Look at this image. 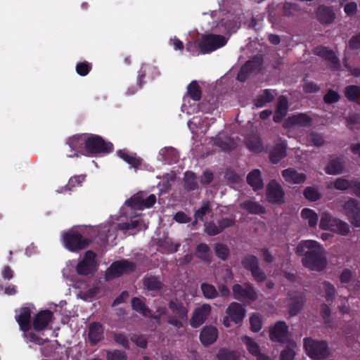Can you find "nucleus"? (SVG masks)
Returning <instances> with one entry per match:
<instances>
[{"label":"nucleus","mask_w":360,"mask_h":360,"mask_svg":"<svg viewBox=\"0 0 360 360\" xmlns=\"http://www.w3.org/2000/svg\"><path fill=\"white\" fill-rule=\"evenodd\" d=\"M196 255L201 259L208 260L210 259V248L207 245L202 243L196 248Z\"/></svg>","instance_id":"obj_45"},{"label":"nucleus","mask_w":360,"mask_h":360,"mask_svg":"<svg viewBox=\"0 0 360 360\" xmlns=\"http://www.w3.org/2000/svg\"><path fill=\"white\" fill-rule=\"evenodd\" d=\"M339 95L334 91H328L324 96V101L327 103H333L339 100Z\"/></svg>","instance_id":"obj_59"},{"label":"nucleus","mask_w":360,"mask_h":360,"mask_svg":"<svg viewBox=\"0 0 360 360\" xmlns=\"http://www.w3.org/2000/svg\"><path fill=\"white\" fill-rule=\"evenodd\" d=\"M343 170V165L340 160H332L328 165L326 172L328 174L335 175L340 174Z\"/></svg>","instance_id":"obj_36"},{"label":"nucleus","mask_w":360,"mask_h":360,"mask_svg":"<svg viewBox=\"0 0 360 360\" xmlns=\"http://www.w3.org/2000/svg\"><path fill=\"white\" fill-rule=\"evenodd\" d=\"M296 253L304 255L303 265L316 271L323 270L327 264L323 247L316 240H307L301 241L296 248Z\"/></svg>","instance_id":"obj_1"},{"label":"nucleus","mask_w":360,"mask_h":360,"mask_svg":"<svg viewBox=\"0 0 360 360\" xmlns=\"http://www.w3.org/2000/svg\"><path fill=\"white\" fill-rule=\"evenodd\" d=\"M322 290L325 292V297L327 300H333L335 295V287L328 282H323L322 284Z\"/></svg>","instance_id":"obj_46"},{"label":"nucleus","mask_w":360,"mask_h":360,"mask_svg":"<svg viewBox=\"0 0 360 360\" xmlns=\"http://www.w3.org/2000/svg\"><path fill=\"white\" fill-rule=\"evenodd\" d=\"M210 205L208 202H204L202 206L195 213V221L202 220L203 217L210 213Z\"/></svg>","instance_id":"obj_54"},{"label":"nucleus","mask_w":360,"mask_h":360,"mask_svg":"<svg viewBox=\"0 0 360 360\" xmlns=\"http://www.w3.org/2000/svg\"><path fill=\"white\" fill-rule=\"evenodd\" d=\"M65 246L70 251H77L86 248L89 241L82 238L77 232L71 231L63 236Z\"/></svg>","instance_id":"obj_7"},{"label":"nucleus","mask_w":360,"mask_h":360,"mask_svg":"<svg viewBox=\"0 0 360 360\" xmlns=\"http://www.w3.org/2000/svg\"><path fill=\"white\" fill-rule=\"evenodd\" d=\"M131 341L134 342L137 346L144 348L146 347V339L141 336L138 335H134L131 337Z\"/></svg>","instance_id":"obj_63"},{"label":"nucleus","mask_w":360,"mask_h":360,"mask_svg":"<svg viewBox=\"0 0 360 360\" xmlns=\"http://www.w3.org/2000/svg\"><path fill=\"white\" fill-rule=\"evenodd\" d=\"M201 290L203 295L207 299H213L216 297L218 294L214 285L206 283H203L201 285Z\"/></svg>","instance_id":"obj_42"},{"label":"nucleus","mask_w":360,"mask_h":360,"mask_svg":"<svg viewBox=\"0 0 360 360\" xmlns=\"http://www.w3.org/2000/svg\"><path fill=\"white\" fill-rule=\"evenodd\" d=\"M274 99V95L269 90H264L261 95L255 99V105L257 108L263 107L265 104Z\"/></svg>","instance_id":"obj_38"},{"label":"nucleus","mask_w":360,"mask_h":360,"mask_svg":"<svg viewBox=\"0 0 360 360\" xmlns=\"http://www.w3.org/2000/svg\"><path fill=\"white\" fill-rule=\"evenodd\" d=\"M286 145L284 143H282L281 145L278 146L275 149V151L271 155V160L274 163H276L279 161L280 159L284 158L286 155L285 153Z\"/></svg>","instance_id":"obj_40"},{"label":"nucleus","mask_w":360,"mask_h":360,"mask_svg":"<svg viewBox=\"0 0 360 360\" xmlns=\"http://www.w3.org/2000/svg\"><path fill=\"white\" fill-rule=\"evenodd\" d=\"M252 61H248L243 67H242L237 76V78L239 81L243 82L245 80L247 73L252 69Z\"/></svg>","instance_id":"obj_55"},{"label":"nucleus","mask_w":360,"mask_h":360,"mask_svg":"<svg viewBox=\"0 0 360 360\" xmlns=\"http://www.w3.org/2000/svg\"><path fill=\"white\" fill-rule=\"evenodd\" d=\"M311 123V120L308 115L306 114H298L290 117L285 122V125L290 129H296L308 127Z\"/></svg>","instance_id":"obj_15"},{"label":"nucleus","mask_w":360,"mask_h":360,"mask_svg":"<svg viewBox=\"0 0 360 360\" xmlns=\"http://www.w3.org/2000/svg\"><path fill=\"white\" fill-rule=\"evenodd\" d=\"M257 263V259L254 256L247 257L243 261L245 267L252 271V274L255 279L257 281H262L265 278V274L258 268Z\"/></svg>","instance_id":"obj_16"},{"label":"nucleus","mask_w":360,"mask_h":360,"mask_svg":"<svg viewBox=\"0 0 360 360\" xmlns=\"http://www.w3.org/2000/svg\"><path fill=\"white\" fill-rule=\"evenodd\" d=\"M268 198L270 202H282L283 200L284 192L281 186L276 181H272L268 185Z\"/></svg>","instance_id":"obj_17"},{"label":"nucleus","mask_w":360,"mask_h":360,"mask_svg":"<svg viewBox=\"0 0 360 360\" xmlns=\"http://www.w3.org/2000/svg\"><path fill=\"white\" fill-rule=\"evenodd\" d=\"M210 311L211 307L209 304H203L195 309L191 319V325L194 328L202 325L210 314Z\"/></svg>","instance_id":"obj_14"},{"label":"nucleus","mask_w":360,"mask_h":360,"mask_svg":"<svg viewBox=\"0 0 360 360\" xmlns=\"http://www.w3.org/2000/svg\"><path fill=\"white\" fill-rule=\"evenodd\" d=\"M319 228L322 230L335 232L341 236H347L350 231V228L347 223L333 217L328 212H323L321 214Z\"/></svg>","instance_id":"obj_2"},{"label":"nucleus","mask_w":360,"mask_h":360,"mask_svg":"<svg viewBox=\"0 0 360 360\" xmlns=\"http://www.w3.org/2000/svg\"><path fill=\"white\" fill-rule=\"evenodd\" d=\"M228 39L219 34H205L202 35L198 44L202 53L212 52L227 43Z\"/></svg>","instance_id":"obj_4"},{"label":"nucleus","mask_w":360,"mask_h":360,"mask_svg":"<svg viewBox=\"0 0 360 360\" xmlns=\"http://www.w3.org/2000/svg\"><path fill=\"white\" fill-rule=\"evenodd\" d=\"M160 155L162 156V160L168 164L176 162L179 158L177 151L172 147L161 149Z\"/></svg>","instance_id":"obj_29"},{"label":"nucleus","mask_w":360,"mask_h":360,"mask_svg":"<svg viewBox=\"0 0 360 360\" xmlns=\"http://www.w3.org/2000/svg\"><path fill=\"white\" fill-rule=\"evenodd\" d=\"M126 354L121 351L115 350L113 352H108L107 353L108 360H126Z\"/></svg>","instance_id":"obj_56"},{"label":"nucleus","mask_w":360,"mask_h":360,"mask_svg":"<svg viewBox=\"0 0 360 360\" xmlns=\"http://www.w3.org/2000/svg\"><path fill=\"white\" fill-rule=\"evenodd\" d=\"M346 97L351 100H356L360 96V88L357 86H349L345 89Z\"/></svg>","instance_id":"obj_48"},{"label":"nucleus","mask_w":360,"mask_h":360,"mask_svg":"<svg viewBox=\"0 0 360 360\" xmlns=\"http://www.w3.org/2000/svg\"><path fill=\"white\" fill-rule=\"evenodd\" d=\"M247 146L250 150L254 153H259L263 150V146L260 139L257 136L248 139L247 141Z\"/></svg>","instance_id":"obj_39"},{"label":"nucleus","mask_w":360,"mask_h":360,"mask_svg":"<svg viewBox=\"0 0 360 360\" xmlns=\"http://www.w3.org/2000/svg\"><path fill=\"white\" fill-rule=\"evenodd\" d=\"M247 181L254 190L263 188L264 184L261 178V172L259 169H254L247 176Z\"/></svg>","instance_id":"obj_26"},{"label":"nucleus","mask_w":360,"mask_h":360,"mask_svg":"<svg viewBox=\"0 0 360 360\" xmlns=\"http://www.w3.org/2000/svg\"><path fill=\"white\" fill-rule=\"evenodd\" d=\"M233 295L235 299L240 301H253L257 298V293L249 284H245L244 285H234Z\"/></svg>","instance_id":"obj_12"},{"label":"nucleus","mask_w":360,"mask_h":360,"mask_svg":"<svg viewBox=\"0 0 360 360\" xmlns=\"http://www.w3.org/2000/svg\"><path fill=\"white\" fill-rule=\"evenodd\" d=\"M117 154L120 158L123 159L133 167H137L141 164V160L136 155V154L128 153L124 150H119Z\"/></svg>","instance_id":"obj_31"},{"label":"nucleus","mask_w":360,"mask_h":360,"mask_svg":"<svg viewBox=\"0 0 360 360\" xmlns=\"http://www.w3.org/2000/svg\"><path fill=\"white\" fill-rule=\"evenodd\" d=\"M333 185L336 189L341 191L351 188L353 193L360 198V182L338 178L334 181Z\"/></svg>","instance_id":"obj_20"},{"label":"nucleus","mask_w":360,"mask_h":360,"mask_svg":"<svg viewBox=\"0 0 360 360\" xmlns=\"http://www.w3.org/2000/svg\"><path fill=\"white\" fill-rule=\"evenodd\" d=\"M315 53L316 55L330 61L333 65V68H338L339 66L338 59L335 53L328 50L326 47H318L316 49Z\"/></svg>","instance_id":"obj_28"},{"label":"nucleus","mask_w":360,"mask_h":360,"mask_svg":"<svg viewBox=\"0 0 360 360\" xmlns=\"http://www.w3.org/2000/svg\"><path fill=\"white\" fill-rule=\"evenodd\" d=\"M218 337V332L216 328L212 326L205 327L200 333V338L204 345H209L214 343Z\"/></svg>","instance_id":"obj_22"},{"label":"nucleus","mask_w":360,"mask_h":360,"mask_svg":"<svg viewBox=\"0 0 360 360\" xmlns=\"http://www.w3.org/2000/svg\"><path fill=\"white\" fill-rule=\"evenodd\" d=\"M102 335L103 328L100 324L94 323L90 325L89 337L92 342H98L102 338Z\"/></svg>","instance_id":"obj_30"},{"label":"nucleus","mask_w":360,"mask_h":360,"mask_svg":"<svg viewBox=\"0 0 360 360\" xmlns=\"http://www.w3.org/2000/svg\"><path fill=\"white\" fill-rule=\"evenodd\" d=\"M160 281L155 277H149L144 280V285L150 290H155L160 288Z\"/></svg>","instance_id":"obj_49"},{"label":"nucleus","mask_w":360,"mask_h":360,"mask_svg":"<svg viewBox=\"0 0 360 360\" xmlns=\"http://www.w3.org/2000/svg\"><path fill=\"white\" fill-rule=\"evenodd\" d=\"M132 307L134 310L141 313L145 316H151L150 311L146 307L142 301L139 298H134L132 300Z\"/></svg>","instance_id":"obj_41"},{"label":"nucleus","mask_w":360,"mask_h":360,"mask_svg":"<svg viewBox=\"0 0 360 360\" xmlns=\"http://www.w3.org/2000/svg\"><path fill=\"white\" fill-rule=\"evenodd\" d=\"M79 137H86V135H78V136H74L69 140V145L70 146L75 150H78L79 149L82 148V146L84 144H81L80 142L77 141H73V139Z\"/></svg>","instance_id":"obj_62"},{"label":"nucleus","mask_w":360,"mask_h":360,"mask_svg":"<svg viewBox=\"0 0 360 360\" xmlns=\"http://www.w3.org/2000/svg\"><path fill=\"white\" fill-rule=\"evenodd\" d=\"M75 140L81 144H85V148L89 153L110 152L112 149V143L105 142L98 136L91 135L73 139V141Z\"/></svg>","instance_id":"obj_3"},{"label":"nucleus","mask_w":360,"mask_h":360,"mask_svg":"<svg viewBox=\"0 0 360 360\" xmlns=\"http://www.w3.org/2000/svg\"><path fill=\"white\" fill-rule=\"evenodd\" d=\"M304 348L308 356L315 360L325 358L328 352L325 342L311 338L304 339Z\"/></svg>","instance_id":"obj_5"},{"label":"nucleus","mask_w":360,"mask_h":360,"mask_svg":"<svg viewBox=\"0 0 360 360\" xmlns=\"http://www.w3.org/2000/svg\"><path fill=\"white\" fill-rule=\"evenodd\" d=\"M96 255L91 252H86L84 257L77 266V271L81 275H88L96 269Z\"/></svg>","instance_id":"obj_13"},{"label":"nucleus","mask_w":360,"mask_h":360,"mask_svg":"<svg viewBox=\"0 0 360 360\" xmlns=\"http://www.w3.org/2000/svg\"><path fill=\"white\" fill-rule=\"evenodd\" d=\"M156 202V197L151 194L146 196L143 193H139L126 201V204L132 208L143 210L152 207Z\"/></svg>","instance_id":"obj_9"},{"label":"nucleus","mask_w":360,"mask_h":360,"mask_svg":"<svg viewBox=\"0 0 360 360\" xmlns=\"http://www.w3.org/2000/svg\"><path fill=\"white\" fill-rule=\"evenodd\" d=\"M20 329L25 332L30 328V311L27 308H22L19 311V314L16 316Z\"/></svg>","instance_id":"obj_23"},{"label":"nucleus","mask_w":360,"mask_h":360,"mask_svg":"<svg viewBox=\"0 0 360 360\" xmlns=\"http://www.w3.org/2000/svg\"><path fill=\"white\" fill-rule=\"evenodd\" d=\"M357 6L354 2L348 3L345 5L344 11L348 15H353L356 13Z\"/></svg>","instance_id":"obj_64"},{"label":"nucleus","mask_w":360,"mask_h":360,"mask_svg":"<svg viewBox=\"0 0 360 360\" xmlns=\"http://www.w3.org/2000/svg\"><path fill=\"white\" fill-rule=\"evenodd\" d=\"M342 212L347 216L351 224L360 227V206L354 199H350L343 206Z\"/></svg>","instance_id":"obj_11"},{"label":"nucleus","mask_w":360,"mask_h":360,"mask_svg":"<svg viewBox=\"0 0 360 360\" xmlns=\"http://www.w3.org/2000/svg\"><path fill=\"white\" fill-rule=\"evenodd\" d=\"M288 333V327L285 322L278 321L270 328V338L273 341L283 342Z\"/></svg>","instance_id":"obj_19"},{"label":"nucleus","mask_w":360,"mask_h":360,"mask_svg":"<svg viewBox=\"0 0 360 360\" xmlns=\"http://www.w3.org/2000/svg\"><path fill=\"white\" fill-rule=\"evenodd\" d=\"M282 176L288 184H299L304 183L307 176L304 173L298 172L295 169L288 168L282 172Z\"/></svg>","instance_id":"obj_18"},{"label":"nucleus","mask_w":360,"mask_h":360,"mask_svg":"<svg viewBox=\"0 0 360 360\" xmlns=\"http://www.w3.org/2000/svg\"><path fill=\"white\" fill-rule=\"evenodd\" d=\"M318 16L320 22L325 24L331 23L335 19L333 12L326 7H320L319 8Z\"/></svg>","instance_id":"obj_32"},{"label":"nucleus","mask_w":360,"mask_h":360,"mask_svg":"<svg viewBox=\"0 0 360 360\" xmlns=\"http://www.w3.org/2000/svg\"><path fill=\"white\" fill-rule=\"evenodd\" d=\"M227 314L223 319V324L225 327H230V320L238 323L243 321L245 316V309L238 303L232 302L226 310Z\"/></svg>","instance_id":"obj_8"},{"label":"nucleus","mask_w":360,"mask_h":360,"mask_svg":"<svg viewBox=\"0 0 360 360\" xmlns=\"http://www.w3.org/2000/svg\"><path fill=\"white\" fill-rule=\"evenodd\" d=\"M291 300L289 312L291 316H294L302 309L305 299L302 295H297Z\"/></svg>","instance_id":"obj_33"},{"label":"nucleus","mask_w":360,"mask_h":360,"mask_svg":"<svg viewBox=\"0 0 360 360\" xmlns=\"http://www.w3.org/2000/svg\"><path fill=\"white\" fill-rule=\"evenodd\" d=\"M90 68L91 67L87 63H80L77 64L76 70L79 75L85 76L89 73Z\"/></svg>","instance_id":"obj_58"},{"label":"nucleus","mask_w":360,"mask_h":360,"mask_svg":"<svg viewBox=\"0 0 360 360\" xmlns=\"http://www.w3.org/2000/svg\"><path fill=\"white\" fill-rule=\"evenodd\" d=\"M288 100L285 97L281 96L278 99V103L276 113L274 116V120L276 122H280L285 116L288 111Z\"/></svg>","instance_id":"obj_27"},{"label":"nucleus","mask_w":360,"mask_h":360,"mask_svg":"<svg viewBox=\"0 0 360 360\" xmlns=\"http://www.w3.org/2000/svg\"><path fill=\"white\" fill-rule=\"evenodd\" d=\"M184 186L188 191H193L197 188L198 183L196 176L192 172H186L184 175Z\"/></svg>","instance_id":"obj_37"},{"label":"nucleus","mask_w":360,"mask_h":360,"mask_svg":"<svg viewBox=\"0 0 360 360\" xmlns=\"http://www.w3.org/2000/svg\"><path fill=\"white\" fill-rule=\"evenodd\" d=\"M134 269V264L127 260L114 262L106 271V279L109 280L118 277L122 274L131 271Z\"/></svg>","instance_id":"obj_10"},{"label":"nucleus","mask_w":360,"mask_h":360,"mask_svg":"<svg viewBox=\"0 0 360 360\" xmlns=\"http://www.w3.org/2000/svg\"><path fill=\"white\" fill-rule=\"evenodd\" d=\"M85 179L84 176H77L72 177L68 182V184L67 185V187H68V189L70 190V187H74L75 186L80 185Z\"/></svg>","instance_id":"obj_60"},{"label":"nucleus","mask_w":360,"mask_h":360,"mask_svg":"<svg viewBox=\"0 0 360 360\" xmlns=\"http://www.w3.org/2000/svg\"><path fill=\"white\" fill-rule=\"evenodd\" d=\"M250 328L252 331L257 332L262 328V319L257 314H252L250 318Z\"/></svg>","instance_id":"obj_51"},{"label":"nucleus","mask_w":360,"mask_h":360,"mask_svg":"<svg viewBox=\"0 0 360 360\" xmlns=\"http://www.w3.org/2000/svg\"><path fill=\"white\" fill-rule=\"evenodd\" d=\"M52 317L50 311L39 312L34 319L33 326L35 330H42L46 328Z\"/></svg>","instance_id":"obj_21"},{"label":"nucleus","mask_w":360,"mask_h":360,"mask_svg":"<svg viewBox=\"0 0 360 360\" xmlns=\"http://www.w3.org/2000/svg\"><path fill=\"white\" fill-rule=\"evenodd\" d=\"M324 141L321 135L311 133L308 136L307 144L316 146H320Z\"/></svg>","instance_id":"obj_53"},{"label":"nucleus","mask_w":360,"mask_h":360,"mask_svg":"<svg viewBox=\"0 0 360 360\" xmlns=\"http://www.w3.org/2000/svg\"><path fill=\"white\" fill-rule=\"evenodd\" d=\"M241 340L250 354L253 356L258 355L260 352V347L253 339L248 336H244L241 338Z\"/></svg>","instance_id":"obj_34"},{"label":"nucleus","mask_w":360,"mask_h":360,"mask_svg":"<svg viewBox=\"0 0 360 360\" xmlns=\"http://www.w3.org/2000/svg\"><path fill=\"white\" fill-rule=\"evenodd\" d=\"M233 224L231 219H225L220 221L219 226L213 224H207L205 225V231L210 236H214L220 233L226 227L231 226Z\"/></svg>","instance_id":"obj_25"},{"label":"nucleus","mask_w":360,"mask_h":360,"mask_svg":"<svg viewBox=\"0 0 360 360\" xmlns=\"http://www.w3.org/2000/svg\"><path fill=\"white\" fill-rule=\"evenodd\" d=\"M305 198L310 201H316L320 198V193L313 187H307L304 192Z\"/></svg>","instance_id":"obj_50"},{"label":"nucleus","mask_w":360,"mask_h":360,"mask_svg":"<svg viewBox=\"0 0 360 360\" xmlns=\"http://www.w3.org/2000/svg\"><path fill=\"white\" fill-rule=\"evenodd\" d=\"M212 179H213V174L211 172L206 170L203 172V174H202V176L200 177V183L202 185H207L210 183H211Z\"/></svg>","instance_id":"obj_61"},{"label":"nucleus","mask_w":360,"mask_h":360,"mask_svg":"<svg viewBox=\"0 0 360 360\" xmlns=\"http://www.w3.org/2000/svg\"><path fill=\"white\" fill-rule=\"evenodd\" d=\"M215 252H216V255L218 257H219L220 259H223V260H225L227 259L229 255V249L228 248L223 245V244H217L215 245Z\"/></svg>","instance_id":"obj_52"},{"label":"nucleus","mask_w":360,"mask_h":360,"mask_svg":"<svg viewBox=\"0 0 360 360\" xmlns=\"http://www.w3.org/2000/svg\"><path fill=\"white\" fill-rule=\"evenodd\" d=\"M295 347L296 344L294 342H290L288 347L281 353V360H293L295 356L293 348Z\"/></svg>","instance_id":"obj_47"},{"label":"nucleus","mask_w":360,"mask_h":360,"mask_svg":"<svg viewBox=\"0 0 360 360\" xmlns=\"http://www.w3.org/2000/svg\"><path fill=\"white\" fill-rule=\"evenodd\" d=\"M240 207L251 214H262L264 212V208L262 205L251 200L243 202Z\"/></svg>","instance_id":"obj_35"},{"label":"nucleus","mask_w":360,"mask_h":360,"mask_svg":"<svg viewBox=\"0 0 360 360\" xmlns=\"http://www.w3.org/2000/svg\"><path fill=\"white\" fill-rule=\"evenodd\" d=\"M188 93L194 101H199L201 98V91L195 81L192 82L188 86Z\"/></svg>","instance_id":"obj_43"},{"label":"nucleus","mask_w":360,"mask_h":360,"mask_svg":"<svg viewBox=\"0 0 360 360\" xmlns=\"http://www.w3.org/2000/svg\"><path fill=\"white\" fill-rule=\"evenodd\" d=\"M139 226H140V229H146L148 227V225L140 219L133 220V221H131V222L130 224L126 223V224H122L119 225L120 229H123V230H129V229H134V228L139 227Z\"/></svg>","instance_id":"obj_44"},{"label":"nucleus","mask_w":360,"mask_h":360,"mask_svg":"<svg viewBox=\"0 0 360 360\" xmlns=\"http://www.w3.org/2000/svg\"><path fill=\"white\" fill-rule=\"evenodd\" d=\"M169 307L176 319H169V323L176 328L183 326V322H186L188 316V309L178 300H172Z\"/></svg>","instance_id":"obj_6"},{"label":"nucleus","mask_w":360,"mask_h":360,"mask_svg":"<svg viewBox=\"0 0 360 360\" xmlns=\"http://www.w3.org/2000/svg\"><path fill=\"white\" fill-rule=\"evenodd\" d=\"M301 217L305 224H307L309 227L316 226L319 221L318 214L313 210L309 208H304L301 211Z\"/></svg>","instance_id":"obj_24"},{"label":"nucleus","mask_w":360,"mask_h":360,"mask_svg":"<svg viewBox=\"0 0 360 360\" xmlns=\"http://www.w3.org/2000/svg\"><path fill=\"white\" fill-rule=\"evenodd\" d=\"M219 360H236V356L233 352L226 349H220L217 354Z\"/></svg>","instance_id":"obj_57"}]
</instances>
